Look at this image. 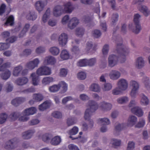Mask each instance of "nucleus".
Segmentation results:
<instances>
[{"mask_svg":"<svg viewBox=\"0 0 150 150\" xmlns=\"http://www.w3.org/2000/svg\"><path fill=\"white\" fill-rule=\"evenodd\" d=\"M117 44L116 51L118 56L111 54L109 56L108 60V66L112 67L117 65L118 59L121 63H124L126 60V57L129 53L128 49L124 47L122 44V39L120 36H118L116 40Z\"/></svg>","mask_w":150,"mask_h":150,"instance_id":"1","label":"nucleus"},{"mask_svg":"<svg viewBox=\"0 0 150 150\" xmlns=\"http://www.w3.org/2000/svg\"><path fill=\"white\" fill-rule=\"evenodd\" d=\"M87 106L88 108L86 110L84 115V118L86 120L91 117L92 113L95 112L98 108L97 103L92 100H90L88 101Z\"/></svg>","mask_w":150,"mask_h":150,"instance_id":"2","label":"nucleus"},{"mask_svg":"<svg viewBox=\"0 0 150 150\" xmlns=\"http://www.w3.org/2000/svg\"><path fill=\"white\" fill-rule=\"evenodd\" d=\"M19 139L14 138L9 140L6 142L4 145V148L8 150L14 149L18 146Z\"/></svg>","mask_w":150,"mask_h":150,"instance_id":"3","label":"nucleus"},{"mask_svg":"<svg viewBox=\"0 0 150 150\" xmlns=\"http://www.w3.org/2000/svg\"><path fill=\"white\" fill-rule=\"evenodd\" d=\"M141 16L138 13L135 14L134 16V21L135 25L134 28H131L133 32L135 34H138L141 30V28L139 23Z\"/></svg>","mask_w":150,"mask_h":150,"instance_id":"4","label":"nucleus"},{"mask_svg":"<svg viewBox=\"0 0 150 150\" xmlns=\"http://www.w3.org/2000/svg\"><path fill=\"white\" fill-rule=\"evenodd\" d=\"M40 61L38 58H35L32 61L28 62L25 65V67L29 70H31L38 67Z\"/></svg>","mask_w":150,"mask_h":150,"instance_id":"5","label":"nucleus"},{"mask_svg":"<svg viewBox=\"0 0 150 150\" xmlns=\"http://www.w3.org/2000/svg\"><path fill=\"white\" fill-rule=\"evenodd\" d=\"M38 75H48L51 74L50 69L46 66H43L39 68L36 71Z\"/></svg>","mask_w":150,"mask_h":150,"instance_id":"6","label":"nucleus"},{"mask_svg":"<svg viewBox=\"0 0 150 150\" xmlns=\"http://www.w3.org/2000/svg\"><path fill=\"white\" fill-rule=\"evenodd\" d=\"M130 85L132 88L130 95L132 97L135 98L139 88L138 83L135 81H132L130 82Z\"/></svg>","mask_w":150,"mask_h":150,"instance_id":"7","label":"nucleus"},{"mask_svg":"<svg viewBox=\"0 0 150 150\" xmlns=\"http://www.w3.org/2000/svg\"><path fill=\"white\" fill-rule=\"evenodd\" d=\"M117 83V86L122 91H125L127 88L128 82L125 79H119Z\"/></svg>","mask_w":150,"mask_h":150,"instance_id":"8","label":"nucleus"},{"mask_svg":"<svg viewBox=\"0 0 150 150\" xmlns=\"http://www.w3.org/2000/svg\"><path fill=\"white\" fill-rule=\"evenodd\" d=\"M35 131L34 129H30L25 131L22 134V137L24 139H30L33 136Z\"/></svg>","mask_w":150,"mask_h":150,"instance_id":"9","label":"nucleus"},{"mask_svg":"<svg viewBox=\"0 0 150 150\" xmlns=\"http://www.w3.org/2000/svg\"><path fill=\"white\" fill-rule=\"evenodd\" d=\"M79 23V21L76 18H73L70 20L68 23V28L71 29H73L77 26Z\"/></svg>","mask_w":150,"mask_h":150,"instance_id":"10","label":"nucleus"},{"mask_svg":"<svg viewBox=\"0 0 150 150\" xmlns=\"http://www.w3.org/2000/svg\"><path fill=\"white\" fill-rule=\"evenodd\" d=\"M68 40V36L67 34L63 33L59 36V44L62 46L65 45L67 43Z\"/></svg>","mask_w":150,"mask_h":150,"instance_id":"11","label":"nucleus"},{"mask_svg":"<svg viewBox=\"0 0 150 150\" xmlns=\"http://www.w3.org/2000/svg\"><path fill=\"white\" fill-rule=\"evenodd\" d=\"M110 78L113 80H116L118 79L121 75L119 71L116 70H112L110 72L109 75Z\"/></svg>","mask_w":150,"mask_h":150,"instance_id":"12","label":"nucleus"},{"mask_svg":"<svg viewBox=\"0 0 150 150\" xmlns=\"http://www.w3.org/2000/svg\"><path fill=\"white\" fill-rule=\"evenodd\" d=\"M63 13V8L62 6L57 5L54 7L53 9L54 16L56 17L60 16Z\"/></svg>","mask_w":150,"mask_h":150,"instance_id":"13","label":"nucleus"},{"mask_svg":"<svg viewBox=\"0 0 150 150\" xmlns=\"http://www.w3.org/2000/svg\"><path fill=\"white\" fill-rule=\"evenodd\" d=\"M37 15L34 11H29L26 16V18L28 21H34L37 18Z\"/></svg>","mask_w":150,"mask_h":150,"instance_id":"14","label":"nucleus"},{"mask_svg":"<svg viewBox=\"0 0 150 150\" xmlns=\"http://www.w3.org/2000/svg\"><path fill=\"white\" fill-rule=\"evenodd\" d=\"M51 105L50 101L47 100L39 106L38 109L40 111H43L49 108Z\"/></svg>","mask_w":150,"mask_h":150,"instance_id":"15","label":"nucleus"},{"mask_svg":"<svg viewBox=\"0 0 150 150\" xmlns=\"http://www.w3.org/2000/svg\"><path fill=\"white\" fill-rule=\"evenodd\" d=\"M132 113L138 117H141L143 114V112L140 107L138 106L134 107L131 109Z\"/></svg>","mask_w":150,"mask_h":150,"instance_id":"16","label":"nucleus"},{"mask_svg":"<svg viewBox=\"0 0 150 150\" xmlns=\"http://www.w3.org/2000/svg\"><path fill=\"white\" fill-rule=\"evenodd\" d=\"M28 81V79L26 77H19L15 81V83L17 85L22 86L25 84Z\"/></svg>","mask_w":150,"mask_h":150,"instance_id":"17","label":"nucleus"},{"mask_svg":"<svg viewBox=\"0 0 150 150\" xmlns=\"http://www.w3.org/2000/svg\"><path fill=\"white\" fill-rule=\"evenodd\" d=\"M97 45H94L93 46V42H88L86 43V49L87 51H90L92 53H94L96 50Z\"/></svg>","mask_w":150,"mask_h":150,"instance_id":"18","label":"nucleus"},{"mask_svg":"<svg viewBox=\"0 0 150 150\" xmlns=\"http://www.w3.org/2000/svg\"><path fill=\"white\" fill-rule=\"evenodd\" d=\"M100 107L103 111H108L112 108V105L110 103L103 102L101 103Z\"/></svg>","mask_w":150,"mask_h":150,"instance_id":"19","label":"nucleus"},{"mask_svg":"<svg viewBox=\"0 0 150 150\" xmlns=\"http://www.w3.org/2000/svg\"><path fill=\"white\" fill-rule=\"evenodd\" d=\"M145 62L142 58L138 57L136 61V67L138 69H140L144 65Z\"/></svg>","mask_w":150,"mask_h":150,"instance_id":"20","label":"nucleus"},{"mask_svg":"<svg viewBox=\"0 0 150 150\" xmlns=\"http://www.w3.org/2000/svg\"><path fill=\"white\" fill-rule=\"evenodd\" d=\"M36 109L34 107H32L25 109L23 113L25 115L29 116L32 115L36 112Z\"/></svg>","mask_w":150,"mask_h":150,"instance_id":"21","label":"nucleus"},{"mask_svg":"<svg viewBox=\"0 0 150 150\" xmlns=\"http://www.w3.org/2000/svg\"><path fill=\"white\" fill-rule=\"evenodd\" d=\"M61 142V139L60 137L56 136L52 138L50 141V143L52 145H59Z\"/></svg>","mask_w":150,"mask_h":150,"instance_id":"22","label":"nucleus"},{"mask_svg":"<svg viewBox=\"0 0 150 150\" xmlns=\"http://www.w3.org/2000/svg\"><path fill=\"white\" fill-rule=\"evenodd\" d=\"M74 9L73 6L71 2H68L64 5V10L67 13H71Z\"/></svg>","mask_w":150,"mask_h":150,"instance_id":"23","label":"nucleus"},{"mask_svg":"<svg viewBox=\"0 0 150 150\" xmlns=\"http://www.w3.org/2000/svg\"><path fill=\"white\" fill-rule=\"evenodd\" d=\"M44 98L43 96L40 93H35L33 95V99L35 102H40L43 100Z\"/></svg>","mask_w":150,"mask_h":150,"instance_id":"24","label":"nucleus"},{"mask_svg":"<svg viewBox=\"0 0 150 150\" xmlns=\"http://www.w3.org/2000/svg\"><path fill=\"white\" fill-rule=\"evenodd\" d=\"M11 75V71L8 69H6L4 72L1 74L0 76L3 79L6 80L10 77Z\"/></svg>","mask_w":150,"mask_h":150,"instance_id":"25","label":"nucleus"},{"mask_svg":"<svg viewBox=\"0 0 150 150\" xmlns=\"http://www.w3.org/2000/svg\"><path fill=\"white\" fill-rule=\"evenodd\" d=\"M44 6V2L41 1H37L35 4L36 8L38 11H42L43 10Z\"/></svg>","mask_w":150,"mask_h":150,"instance_id":"26","label":"nucleus"},{"mask_svg":"<svg viewBox=\"0 0 150 150\" xmlns=\"http://www.w3.org/2000/svg\"><path fill=\"white\" fill-rule=\"evenodd\" d=\"M14 17L12 15L10 16L7 18L4 25L6 26H13L14 24Z\"/></svg>","mask_w":150,"mask_h":150,"instance_id":"27","label":"nucleus"},{"mask_svg":"<svg viewBox=\"0 0 150 150\" xmlns=\"http://www.w3.org/2000/svg\"><path fill=\"white\" fill-rule=\"evenodd\" d=\"M31 76L32 77L33 84L34 86L37 85L39 81V77L38 75L35 73H33L31 74Z\"/></svg>","mask_w":150,"mask_h":150,"instance_id":"28","label":"nucleus"},{"mask_svg":"<svg viewBox=\"0 0 150 150\" xmlns=\"http://www.w3.org/2000/svg\"><path fill=\"white\" fill-rule=\"evenodd\" d=\"M23 68V67L21 65H19L14 68L13 72V75L15 76H18Z\"/></svg>","mask_w":150,"mask_h":150,"instance_id":"29","label":"nucleus"},{"mask_svg":"<svg viewBox=\"0 0 150 150\" xmlns=\"http://www.w3.org/2000/svg\"><path fill=\"white\" fill-rule=\"evenodd\" d=\"M137 120V117L133 115L130 116L128 120V125H129L132 126L134 125Z\"/></svg>","mask_w":150,"mask_h":150,"instance_id":"30","label":"nucleus"},{"mask_svg":"<svg viewBox=\"0 0 150 150\" xmlns=\"http://www.w3.org/2000/svg\"><path fill=\"white\" fill-rule=\"evenodd\" d=\"M55 58L53 56H49L46 57L45 60V62L47 64H53L55 62Z\"/></svg>","mask_w":150,"mask_h":150,"instance_id":"31","label":"nucleus"},{"mask_svg":"<svg viewBox=\"0 0 150 150\" xmlns=\"http://www.w3.org/2000/svg\"><path fill=\"white\" fill-rule=\"evenodd\" d=\"M49 51L52 55L54 56L58 55L60 51L59 49L56 47H51L50 48Z\"/></svg>","mask_w":150,"mask_h":150,"instance_id":"32","label":"nucleus"},{"mask_svg":"<svg viewBox=\"0 0 150 150\" xmlns=\"http://www.w3.org/2000/svg\"><path fill=\"white\" fill-rule=\"evenodd\" d=\"M98 123L100 125H107L110 123L109 120L107 118H100L98 120Z\"/></svg>","mask_w":150,"mask_h":150,"instance_id":"33","label":"nucleus"},{"mask_svg":"<svg viewBox=\"0 0 150 150\" xmlns=\"http://www.w3.org/2000/svg\"><path fill=\"white\" fill-rule=\"evenodd\" d=\"M76 34L79 37L82 36L85 32L84 29L82 27H78L75 30Z\"/></svg>","mask_w":150,"mask_h":150,"instance_id":"34","label":"nucleus"},{"mask_svg":"<svg viewBox=\"0 0 150 150\" xmlns=\"http://www.w3.org/2000/svg\"><path fill=\"white\" fill-rule=\"evenodd\" d=\"M142 81L145 87L147 89H150V82L149 79L147 77H144L142 79Z\"/></svg>","mask_w":150,"mask_h":150,"instance_id":"35","label":"nucleus"},{"mask_svg":"<svg viewBox=\"0 0 150 150\" xmlns=\"http://www.w3.org/2000/svg\"><path fill=\"white\" fill-rule=\"evenodd\" d=\"M89 89L91 91L98 92L100 91V88L98 84L94 83L91 85L89 87Z\"/></svg>","mask_w":150,"mask_h":150,"instance_id":"36","label":"nucleus"},{"mask_svg":"<svg viewBox=\"0 0 150 150\" xmlns=\"http://www.w3.org/2000/svg\"><path fill=\"white\" fill-rule=\"evenodd\" d=\"M52 135L48 133H45L43 134L42 136V139L44 142H49L50 139L52 138Z\"/></svg>","mask_w":150,"mask_h":150,"instance_id":"37","label":"nucleus"},{"mask_svg":"<svg viewBox=\"0 0 150 150\" xmlns=\"http://www.w3.org/2000/svg\"><path fill=\"white\" fill-rule=\"evenodd\" d=\"M76 121V119L74 117L69 118L67 120V124L68 126H69L75 124Z\"/></svg>","mask_w":150,"mask_h":150,"instance_id":"38","label":"nucleus"},{"mask_svg":"<svg viewBox=\"0 0 150 150\" xmlns=\"http://www.w3.org/2000/svg\"><path fill=\"white\" fill-rule=\"evenodd\" d=\"M61 58L64 60L67 59L69 57V54L66 50H63L60 54Z\"/></svg>","mask_w":150,"mask_h":150,"instance_id":"39","label":"nucleus"},{"mask_svg":"<svg viewBox=\"0 0 150 150\" xmlns=\"http://www.w3.org/2000/svg\"><path fill=\"white\" fill-rule=\"evenodd\" d=\"M21 113L19 112H14L11 113L9 116L11 119L13 120H16L21 115Z\"/></svg>","mask_w":150,"mask_h":150,"instance_id":"40","label":"nucleus"},{"mask_svg":"<svg viewBox=\"0 0 150 150\" xmlns=\"http://www.w3.org/2000/svg\"><path fill=\"white\" fill-rule=\"evenodd\" d=\"M58 86H59V89L60 88H62L63 93L66 92L67 90V84L64 81H62L59 82L58 84Z\"/></svg>","mask_w":150,"mask_h":150,"instance_id":"41","label":"nucleus"},{"mask_svg":"<svg viewBox=\"0 0 150 150\" xmlns=\"http://www.w3.org/2000/svg\"><path fill=\"white\" fill-rule=\"evenodd\" d=\"M58 86H59V89L60 88H62L63 93L66 92L67 90V84L64 81H62L59 82L58 84Z\"/></svg>","mask_w":150,"mask_h":150,"instance_id":"42","label":"nucleus"},{"mask_svg":"<svg viewBox=\"0 0 150 150\" xmlns=\"http://www.w3.org/2000/svg\"><path fill=\"white\" fill-rule=\"evenodd\" d=\"M58 86H59V89L60 88H62L63 93L66 92L67 90V84L64 81H62L59 82L58 84Z\"/></svg>","mask_w":150,"mask_h":150,"instance_id":"43","label":"nucleus"},{"mask_svg":"<svg viewBox=\"0 0 150 150\" xmlns=\"http://www.w3.org/2000/svg\"><path fill=\"white\" fill-rule=\"evenodd\" d=\"M119 15L117 13H114L112 14V25L113 26H115L116 22L118 20Z\"/></svg>","mask_w":150,"mask_h":150,"instance_id":"44","label":"nucleus"},{"mask_svg":"<svg viewBox=\"0 0 150 150\" xmlns=\"http://www.w3.org/2000/svg\"><path fill=\"white\" fill-rule=\"evenodd\" d=\"M50 9L49 8H48L43 15L42 18V21L44 23L47 22V19L49 17L50 15Z\"/></svg>","mask_w":150,"mask_h":150,"instance_id":"45","label":"nucleus"},{"mask_svg":"<svg viewBox=\"0 0 150 150\" xmlns=\"http://www.w3.org/2000/svg\"><path fill=\"white\" fill-rule=\"evenodd\" d=\"M8 118L7 115L4 113H1L0 114V124H2L4 123Z\"/></svg>","mask_w":150,"mask_h":150,"instance_id":"46","label":"nucleus"},{"mask_svg":"<svg viewBox=\"0 0 150 150\" xmlns=\"http://www.w3.org/2000/svg\"><path fill=\"white\" fill-rule=\"evenodd\" d=\"M129 101V99L127 97L123 96L119 98L117 100L118 103L120 104H123Z\"/></svg>","mask_w":150,"mask_h":150,"instance_id":"47","label":"nucleus"},{"mask_svg":"<svg viewBox=\"0 0 150 150\" xmlns=\"http://www.w3.org/2000/svg\"><path fill=\"white\" fill-rule=\"evenodd\" d=\"M112 88V84L110 83H104L102 87V89L104 91H108L110 90Z\"/></svg>","mask_w":150,"mask_h":150,"instance_id":"48","label":"nucleus"},{"mask_svg":"<svg viewBox=\"0 0 150 150\" xmlns=\"http://www.w3.org/2000/svg\"><path fill=\"white\" fill-rule=\"evenodd\" d=\"M141 11L142 12L144 15L146 16H148L150 13L149 11V10L147 7L145 6H142L141 8Z\"/></svg>","mask_w":150,"mask_h":150,"instance_id":"49","label":"nucleus"},{"mask_svg":"<svg viewBox=\"0 0 150 150\" xmlns=\"http://www.w3.org/2000/svg\"><path fill=\"white\" fill-rule=\"evenodd\" d=\"M68 70L65 68H61L59 70V75L61 77H65L68 73Z\"/></svg>","mask_w":150,"mask_h":150,"instance_id":"50","label":"nucleus"},{"mask_svg":"<svg viewBox=\"0 0 150 150\" xmlns=\"http://www.w3.org/2000/svg\"><path fill=\"white\" fill-rule=\"evenodd\" d=\"M53 81V78L50 77H47L44 78L42 81V83L44 85L50 83Z\"/></svg>","mask_w":150,"mask_h":150,"instance_id":"51","label":"nucleus"},{"mask_svg":"<svg viewBox=\"0 0 150 150\" xmlns=\"http://www.w3.org/2000/svg\"><path fill=\"white\" fill-rule=\"evenodd\" d=\"M49 89L51 92H56L58 91L59 89V86L57 85H54L49 88Z\"/></svg>","mask_w":150,"mask_h":150,"instance_id":"52","label":"nucleus"},{"mask_svg":"<svg viewBox=\"0 0 150 150\" xmlns=\"http://www.w3.org/2000/svg\"><path fill=\"white\" fill-rule=\"evenodd\" d=\"M10 45L9 44L5 43H0V51H3L9 48Z\"/></svg>","mask_w":150,"mask_h":150,"instance_id":"53","label":"nucleus"},{"mask_svg":"<svg viewBox=\"0 0 150 150\" xmlns=\"http://www.w3.org/2000/svg\"><path fill=\"white\" fill-rule=\"evenodd\" d=\"M141 104L145 105H146L149 104V100L144 95H143L141 99Z\"/></svg>","mask_w":150,"mask_h":150,"instance_id":"54","label":"nucleus"},{"mask_svg":"<svg viewBox=\"0 0 150 150\" xmlns=\"http://www.w3.org/2000/svg\"><path fill=\"white\" fill-rule=\"evenodd\" d=\"M77 64L78 66L81 67L87 66V59H84L80 60Z\"/></svg>","mask_w":150,"mask_h":150,"instance_id":"55","label":"nucleus"},{"mask_svg":"<svg viewBox=\"0 0 150 150\" xmlns=\"http://www.w3.org/2000/svg\"><path fill=\"white\" fill-rule=\"evenodd\" d=\"M52 115L54 117L58 119L61 118L62 117V113L57 111H55L53 112Z\"/></svg>","mask_w":150,"mask_h":150,"instance_id":"56","label":"nucleus"},{"mask_svg":"<svg viewBox=\"0 0 150 150\" xmlns=\"http://www.w3.org/2000/svg\"><path fill=\"white\" fill-rule=\"evenodd\" d=\"M78 132V128L76 127H74L69 131V134L70 136L74 135L76 134Z\"/></svg>","mask_w":150,"mask_h":150,"instance_id":"57","label":"nucleus"},{"mask_svg":"<svg viewBox=\"0 0 150 150\" xmlns=\"http://www.w3.org/2000/svg\"><path fill=\"white\" fill-rule=\"evenodd\" d=\"M96 60L95 58H93L89 59H87V65L92 66L96 62Z\"/></svg>","mask_w":150,"mask_h":150,"instance_id":"58","label":"nucleus"},{"mask_svg":"<svg viewBox=\"0 0 150 150\" xmlns=\"http://www.w3.org/2000/svg\"><path fill=\"white\" fill-rule=\"evenodd\" d=\"M31 52V51L30 49H26L24 50L22 54H20V56L21 57L23 56H27L30 55Z\"/></svg>","mask_w":150,"mask_h":150,"instance_id":"59","label":"nucleus"},{"mask_svg":"<svg viewBox=\"0 0 150 150\" xmlns=\"http://www.w3.org/2000/svg\"><path fill=\"white\" fill-rule=\"evenodd\" d=\"M121 140L113 139H112V144L115 146H119L121 144Z\"/></svg>","mask_w":150,"mask_h":150,"instance_id":"60","label":"nucleus"},{"mask_svg":"<svg viewBox=\"0 0 150 150\" xmlns=\"http://www.w3.org/2000/svg\"><path fill=\"white\" fill-rule=\"evenodd\" d=\"M23 114L24 115L20 117L18 119V120L21 122H25L28 120L29 118L27 116L28 115H25L24 113L23 112Z\"/></svg>","mask_w":150,"mask_h":150,"instance_id":"61","label":"nucleus"},{"mask_svg":"<svg viewBox=\"0 0 150 150\" xmlns=\"http://www.w3.org/2000/svg\"><path fill=\"white\" fill-rule=\"evenodd\" d=\"M78 78L80 79L83 80L85 79L86 77V74L83 72H81L78 74Z\"/></svg>","mask_w":150,"mask_h":150,"instance_id":"62","label":"nucleus"},{"mask_svg":"<svg viewBox=\"0 0 150 150\" xmlns=\"http://www.w3.org/2000/svg\"><path fill=\"white\" fill-rule=\"evenodd\" d=\"M134 148V143L133 142H129L127 144V150H133Z\"/></svg>","mask_w":150,"mask_h":150,"instance_id":"63","label":"nucleus"},{"mask_svg":"<svg viewBox=\"0 0 150 150\" xmlns=\"http://www.w3.org/2000/svg\"><path fill=\"white\" fill-rule=\"evenodd\" d=\"M121 91L122 90L117 86L112 90V94L115 95H119L121 93Z\"/></svg>","mask_w":150,"mask_h":150,"instance_id":"64","label":"nucleus"}]
</instances>
